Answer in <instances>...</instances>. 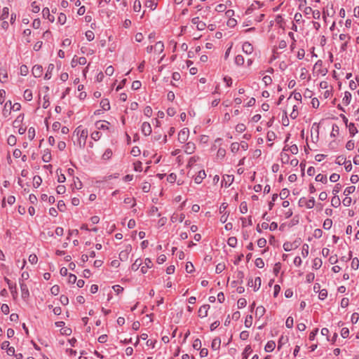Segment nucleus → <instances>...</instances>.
Listing matches in <instances>:
<instances>
[{
	"instance_id": "obj_60",
	"label": "nucleus",
	"mask_w": 359,
	"mask_h": 359,
	"mask_svg": "<svg viewBox=\"0 0 359 359\" xmlns=\"http://www.w3.org/2000/svg\"><path fill=\"white\" fill-rule=\"evenodd\" d=\"M252 324V316H248L245 320V325L247 327H251Z\"/></svg>"
},
{
	"instance_id": "obj_23",
	"label": "nucleus",
	"mask_w": 359,
	"mask_h": 359,
	"mask_svg": "<svg viewBox=\"0 0 359 359\" xmlns=\"http://www.w3.org/2000/svg\"><path fill=\"white\" fill-rule=\"evenodd\" d=\"M331 204L334 208L339 207L341 204L339 197L338 196H334L331 200Z\"/></svg>"
},
{
	"instance_id": "obj_44",
	"label": "nucleus",
	"mask_w": 359,
	"mask_h": 359,
	"mask_svg": "<svg viewBox=\"0 0 359 359\" xmlns=\"http://www.w3.org/2000/svg\"><path fill=\"white\" fill-rule=\"evenodd\" d=\"M255 264L258 268H263L264 266V262L262 258H257L255 262Z\"/></svg>"
},
{
	"instance_id": "obj_1",
	"label": "nucleus",
	"mask_w": 359,
	"mask_h": 359,
	"mask_svg": "<svg viewBox=\"0 0 359 359\" xmlns=\"http://www.w3.org/2000/svg\"><path fill=\"white\" fill-rule=\"evenodd\" d=\"M74 133L79 137V144L80 147H83L86 144L88 134L87 129H83L82 126H80L76 128Z\"/></svg>"
},
{
	"instance_id": "obj_56",
	"label": "nucleus",
	"mask_w": 359,
	"mask_h": 359,
	"mask_svg": "<svg viewBox=\"0 0 359 359\" xmlns=\"http://www.w3.org/2000/svg\"><path fill=\"white\" fill-rule=\"evenodd\" d=\"M86 36L89 41H91L94 39L95 34L93 31L88 30L86 32Z\"/></svg>"
},
{
	"instance_id": "obj_22",
	"label": "nucleus",
	"mask_w": 359,
	"mask_h": 359,
	"mask_svg": "<svg viewBox=\"0 0 359 359\" xmlns=\"http://www.w3.org/2000/svg\"><path fill=\"white\" fill-rule=\"evenodd\" d=\"M346 127L348 128L349 133L351 136H354L356 133H358V129L355 126L354 123H350Z\"/></svg>"
},
{
	"instance_id": "obj_24",
	"label": "nucleus",
	"mask_w": 359,
	"mask_h": 359,
	"mask_svg": "<svg viewBox=\"0 0 359 359\" xmlns=\"http://www.w3.org/2000/svg\"><path fill=\"white\" fill-rule=\"evenodd\" d=\"M9 9L8 7H4L2 10V13L0 15V20H4L8 18Z\"/></svg>"
},
{
	"instance_id": "obj_34",
	"label": "nucleus",
	"mask_w": 359,
	"mask_h": 359,
	"mask_svg": "<svg viewBox=\"0 0 359 359\" xmlns=\"http://www.w3.org/2000/svg\"><path fill=\"white\" fill-rule=\"evenodd\" d=\"M261 282H262V280H261L260 277L255 278V283L253 285L255 291H257L259 289V287L261 286Z\"/></svg>"
},
{
	"instance_id": "obj_52",
	"label": "nucleus",
	"mask_w": 359,
	"mask_h": 359,
	"mask_svg": "<svg viewBox=\"0 0 359 359\" xmlns=\"http://www.w3.org/2000/svg\"><path fill=\"white\" fill-rule=\"evenodd\" d=\"M95 126H96L97 128L99 130L108 129L107 124L102 123L100 121H97L95 123Z\"/></svg>"
},
{
	"instance_id": "obj_46",
	"label": "nucleus",
	"mask_w": 359,
	"mask_h": 359,
	"mask_svg": "<svg viewBox=\"0 0 359 359\" xmlns=\"http://www.w3.org/2000/svg\"><path fill=\"white\" fill-rule=\"evenodd\" d=\"M336 163L338 165L346 164V158L344 156H339L336 159Z\"/></svg>"
},
{
	"instance_id": "obj_14",
	"label": "nucleus",
	"mask_w": 359,
	"mask_h": 359,
	"mask_svg": "<svg viewBox=\"0 0 359 359\" xmlns=\"http://www.w3.org/2000/svg\"><path fill=\"white\" fill-rule=\"evenodd\" d=\"M128 248H130V250L127 248L119 253V259L123 262L126 261L128 259L129 252L131 250V247L129 246Z\"/></svg>"
},
{
	"instance_id": "obj_64",
	"label": "nucleus",
	"mask_w": 359,
	"mask_h": 359,
	"mask_svg": "<svg viewBox=\"0 0 359 359\" xmlns=\"http://www.w3.org/2000/svg\"><path fill=\"white\" fill-rule=\"evenodd\" d=\"M66 188L64 185H59L56 188V191L58 194H63L65 193Z\"/></svg>"
},
{
	"instance_id": "obj_25",
	"label": "nucleus",
	"mask_w": 359,
	"mask_h": 359,
	"mask_svg": "<svg viewBox=\"0 0 359 359\" xmlns=\"http://www.w3.org/2000/svg\"><path fill=\"white\" fill-rule=\"evenodd\" d=\"M265 313V309L262 306H257L255 311V316L262 317Z\"/></svg>"
},
{
	"instance_id": "obj_20",
	"label": "nucleus",
	"mask_w": 359,
	"mask_h": 359,
	"mask_svg": "<svg viewBox=\"0 0 359 359\" xmlns=\"http://www.w3.org/2000/svg\"><path fill=\"white\" fill-rule=\"evenodd\" d=\"M54 68H55V67H54L53 64H50L48 65L47 72L44 76V79L46 80H48L51 78V74H52V72L53 71Z\"/></svg>"
},
{
	"instance_id": "obj_57",
	"label": "nucleus",
	"mask_w": 359,
	"mask_h": 359,
	"mask_svg": "<svg viewBox=\"0 0 359 359\" xmlns=\"http://www.w3.org/2000/svg\"><path fill=\"white\" fill-rule=\"evenodd\" d=\"M144 114L147 117H151L152 115V109L150 106H147L144 109Z\"/></svg>"
},
{
	"instance_id": "obj_4",
	"label": "nucleus",
	"mask_w": 359,
	"mask_h": 359,
	"mask_svg": "<svg viewBox=\"0 0 359 359\" xmlns=\"http://www.w3.org/2000/svg\"><path fill=\"white\" fill-rule=\"evenodd\" d=\"M191 22L194 25H196V28L198 30H203L206 27V24L199 20L198 17L194 18L191 20Z\"/></svg>"
},
{
	"instance_id": "obj_16",
	"label": "nucleus",
	"mask_w": 359,
	"mask_h": 359,
	"mask_svg": "<svg viewBox=\"0 0 359 359\" xmlns=\"http://www.w3.org/2000/svg\"><path fill=\"white\" fill-rule=\"evenodd\" d=\"M233 179L234 177L233 175H226V177H224L222 182V185H223V183L224 182V186L226 187L230 186V184L233 182Z\"/></svg>"
},
{
	"instance_id": "obj_50",
	"label": "nucleus",
	"mask_w": 359,
	"mask_h": 359,
	"mask_svg": "<svg viewBox=\"0 0 359 359\" xmlns=\"http://www.w3.org/2000/svg\"><path fill=\"white\" fill-rule=\"evenodd\" d=\"M240 149V144L238 142H233L231 145V151L233 153H236Z\"/></svg>"
},
{
	"instance_id": "obj_3",
	"label": "nucleus",
	"mask_w": 359,
	"mask_h": 359,
	"mask_svg": "<svg viewBox=\"0 0 359 359\" xmlns=\"http://www.w3.org/2000/svg\"><path fill=\"white\" fill-rule=\"evenodd\" d=\"M189 130L188 128H183L182 130H181L178 134V140L181 142V143H184L185 142L188 137H189Z\"/></svg>"
},
{
	"instance_id": "obj_47",
	"label": "nucleus",
	"mask_w": 359,
	"mask_h": 359,
	"mask_svg": "<svg viewBox=\"0 0 359 359\" xmlns=\"http://www.w3.org/2000/svg\"><path fill=\"white\" fill-rule=\"evenodd\" d=\"M8 144L11 146H14L16 144V137L11 135L8 137Z\"/></svg>"
},
{
	"instance_id": "obj_55",
	"label": "nucleus",
	"mask_w": 359,
	"mask_h": 359,
	"mask_svg": "<svg viewBox=\"0 0 359 359\" xmlns=\"http://www.w3.org/2000/svg\"><path fill=\"white\" fill-rule=\"evenodd\" d=\"M294 320L292 317H288L285 322V325L287 328H292L293 327Z\"/></svg>"
},
{
	"instance_id": "obj_28",
	"label": "nucleus",
	"mask_w": 359,
	"mask_h": 359,
	"mask_svg": "<svg viewBox=\"0 0 359 359\" xmlns=\"http://www.w3.org/2000/svg\"><path fill=\"white\" fill-rule=\"evenodd\" d=\"M23 97L27 101L32 100V97H33V95H32V90H29V89L25 90V92H24Z\"/></svg>"
},
{
	"instance_id": "obj_11",
	"label": "nucleus",
	"mask_w": 359,
	"mask_h": 359,
	"mask_svg": "<svg viewBox=\"0 0 359 359\" xmlns=\"http://www.w3.org/2000/svg\"><path fill=\"white\" fill-rule=\"evenodd\" d=\"M195 149V144L191 142H189L184 147V151L188 154H191L194 152Z\"/></svg>"
},
{
	"instance_id": "obj_5",
	"label": "nucleus",
	"mask_w": 359,
	"mask_h": 359,
	"mask_svg": "<svg viewBox=\"0 0 359 359\" xmlns=\"http://www.w3.org/2000/svg\"><path fill=\"white\" fill-rule=\"evenodd\" d=\"M32 72L34 77H36V78L40 77L43 73L42 66L39 65H34L32 67Z\"/></svg>"
},
{
	"instance_id": "obj_38",
	"label": "nucleus",
	"mask_w": 359,
	"mask_h": 359,
	"mask_svg": "<svg viewBox=\"0 0 359 359\" xmlns=\"http://www.w3.org/2000/svg\"><path fill=\"white\" fill-rule=\"evenodd\" d=\"M355 186L348 187L345 189V190L344 191V194L346 196H348L349 194L353 193L355 191Z\"/></svg>"
},
{
	"instance_id": "obj_51",
	"label": "nucleus",
	"mask_w": 359,
	"mask_h": 359,
	"mask_svg": "<svg viewBox=\"0 0 359 359\" xmlns=\"http://www.w3.org/2000/svg\"><path fill=\"white\" fill-rule=\"evenodd\" d=\"M225 269V264L219 263L216 266L215 272L217 273H222Z\"/></svg>"
},
{
	"instance_id": "obj_61",
	"label": "nucleus",
	"mask_w": 359,
	"mask_h": 359,
	"mask_svg": "<svg viewBox=\"0 0 359 359\" xmlns=\"http://www.w3.org/2000/svg\"><path fill=\"white\" fill-rule=\"evenodd\" d=\"M67 17L66 15L64 13H60L58 16V22L61 25H64L66 22Z\"/></svg>"
},
{
	"instance_id": "obj_48",
	"label": "nucleus",
	"mask_w": 359,
	"mask_h": 359,
	"mask_svg": "<svg viewBox=\"0 0 359 359\" xmlns=\"http://www.w3.org/2000/svg\"><path fill=\"white\" fill-rule=\"evenodd\" d=\"M102 136V134L99 131H94L93 133H92L91 134V137L92 139H93L95 141H97L100 139Z\"/></svg>"
},
{
	"instance_id": "obj_12",
	"label": "nucleus",
	"mask_w": 359,
	"mask_h": 359,
	"mask_svg": "<svg viewBox=\"0 0 359 359\" xmlns=\"http://www.w3.org/2000/svg\"><path fill=\"white\" fill-rule=\"evenodd\" d=\"M206 177V173L204 170H200L198 175L194 177V182L196 184L202 182L203 180Z\"/></svg>"
},
{
	"instance_id": "obj_26",
	"label": "nucleus",
	"mask_w": 359,
	"mask_h": 359,
	"mask_svg": "<svg viewBox=\"0 0 359 359\" xmlns=\"http://www.w3.org/2000/svg\"><path fill=\"white\" fill-rule=\"evenodd\" d=\"M42 160L46 163H48L51 160V154L49 150L44 151V154L42 156Z\"/></svg>"
},
{
	"instance_id": "obj_2",
	"label": "nucleus",
	"mask_w": 359,
	"mask_h": 359,
	"mask_svg": "<svg viewBox=\"0 0 359 359\" xmlns=\"http://www.w3.org/2000/svg\"><path fill=\"white\" fill-rule=\"evenodd\" d=\"M299 205L300 207H306L309 209H311L315 205V199L313 197H311L310 199L302 197L299 201Z\"/></svg>"
},
{
	"instance_id": "obj_15",
	"label": "nucleus",
	"mask_w": 359,
	"mask_h": 359,
	"mask_svg": "<svg viewBox=\"0 0 359 359\" xmlns=\"http://www.w3.org/2000/svg\"><path fill=\"white\" fill-rule=\"evenodd\" d=\"M164 50V44L162 41H158L154 45V52L161 53Z\"/></svg>"
},
{
	"instance_id": "obj_53",
	"label": "nucleus",
	"mask_w": 359,
	"mask_h": 359,
	"mask_svg": "<svg viewBox=\"0 0 359 359\" xmlns=\"http://www.w3.org/2000/svg\"><path fill=\"white\" fill-rule=\"evenodd\" d=\"M112 156V151L110 149H107L105 150L104 153L102 155V158L104 159H109Z\"/></svg>"
},
{
	"instance_id": "obj_32",
	"label": "nucleus",
	"mask_w": 359,
	"mask_h": 359,
	"mask_svg": "<svg viewBox=\"0 0 359 359\" xmlns=\"http://www.w3.org/2000/svg\"><path fill=\"white\" fill-rule=\"evenodd\" d=\"M42 182V179L40 176L36 175L33 178V184L35 187H38L41 185Z\"/></svg>"
},
{
	"instance_id": "obj_9",
	"label": "nucleus",
	"mask_w": 359,
	"mask_h": 359,
	"mask_svg": "<svg viewBox=\"0 0 359 359\" xmlns=\"http://www.w3.org/2000/svg\"><path fill=\"white\" fill-rule=\"evenodd\" d=\"M210 308L208 304L203 305L200 307L198 310V316L201 318H204L208 316V311Z\"/></svg>"
},
{
	"instance_id": "obj_39",
	"label": "nucleus",
	"mask_w": 359,
	"mask_h": 359,
	"mask_svg": "<svg viewBox=\"0 0 359 359\" xmlns=\"http://www.w3.org/2000/svg\"><path fill=\"white\" fill-rule=\"evenodd\" d=\"M359 267V259L357 257H355L352 259L351 262V268L354 270H357Z\"/></svg>"
},
{
	"instance_id": "obj_49",
	"label": "nucleus",
	"mask_w": 359,
	"mask_h": 359,
	"mask_svg": "<svg viewBox=\"0 0 359 359\" xmlns=\"http://www.w3.org/2000/svg\"><path fill=\"white\" fill-rule=\"evenodd\" d=\"M28 138L30 140H32L35 137V129L32 127L29 128L28 130Z\"/></svg>"
},
{
	"instance_id": "obj_10",
	"label": "nucleus",
	"mask_w": 359,
	"mask_h": 359,
	"mask_svg": "<svg viewBox=\"0 0 359 359\" xmlns=\"http://www.w3.org/2000/svg\"><path fill=\"white\" fill-rule=\"evenodd\" d=\"M297 247H298V245L297 243V241H294V243L285 242L283 244V249L287 252L290 251L293 249H295Z\"/></svg>"
},
{
	"instance_id": "obj_6",
	"label": "nucleus",
	"mask_w": 359,
	"mask_h": 359,
	"mask_svg": "<svg viewBox=\"0 0 359 359\" xmlns=\"http://www.w3.org/2000/svg\"><path fill=\"white\" fill-rule=\"evenodd\" d=\"M242 49H243V51L245 53H246L247 55H250V54L252 53L253 50H254L252 45L248 41H245L243 43Z\"/></svg>"
},
{
	"instance_id": "obj_37",
	"label": "nucleus",
	"mask_w": 359,
	"mask_h": 359,
	"mask_svg": "<svg viewBox=\"0 0 359 359\" xmlns=\"http://www.w3.org/2000/svg\"><path fill=\"white\" fill-rule=\"evenodd\" d=\"M238 308L242 309L247 305V301L245 298H240L237 302Z\"/></svg>"
},
{
	"instance_id": "obj_62",
	"label": "nucleus",
	"mask_w": 359,
	"mask_h": 359,
	"mask_svg": "<svg viewBox=\"0 0 359 359\" xmlns=\"http://www.w3.org/2000/svg\"><path fill=\"white\" fill-rule=\"evenodd\" d=\"M37 261H38V257H37V256L35 254H32V255H29V262L32 264H36Z\"/></svg>"
},
{
	"instance_id": "obj_18",
	"label": "nucleus",
	"mask_w": 359,
	"mask_h": 359,
	"mask_svg": "<svg viewBox=\"0 0 359 359\" xmlns=\"http://www.w3.org/2000/svg\"><path fill=\"white\" fill-rule=\"evenodd\" d=\"M351 100V94L348 91H346L344 97L342 99V102L345 105H348Z\"/></svg>"
},
{
	"instance_id": "obj_31",
	"label": "nucleus",
	"mask_w": 359,
	"mask_h": 359,
	"mask_svg": "<svg viewBox=\"0 0 359 359\" xmlns=\"http://www.w3.org/2000/svg\"><path fill=\"white\" fill-rule=\"evenodd\" d=\"M316 181L326 184L327 182V178L326 175L318 174L316 177Z\"/></svg>"
},
{
	"instance_id": "obj_19",
	"label": "nucleus",
	"mask_w": 359,
	"mask_h": 359,
	"mask_svg": "<svg viewBox=\"0 0 359 359\" xmlns=\"http://www.w3.org/2000/svg\"><path fill=\"white\" fill-rule=\"evenodd\" d=\"M185 218L184 214L182 213L180 216L177 214H173L171 216L170 220L172 222H176L177 220H179L180 222H182L184 219Z\"/></svg>"
},
{
	"instance_id": "obj_40",
	"label": "nucleus",
	"mask_w": 359,
	"mask_h": 359,
	"mask_svg": "<svg viewBox=\"0 0 359 359\" xmlns=\"http://www.w3.org/2000/svg\"><path fill=\"white\" fill-rule=\"evenodd\" d=\"M309 246L308 244L305 243L302 246V256L304 257H306L309 255Z\"/></svg>"
},
{
	"instance_id": "obj_17",
	"label": "nucleus",
	"mask_w": 359,
	"mask_h": 359,
	"mask_svg": "<svg viewBox=\"0 0 359 359\" xmlns=\"http://www.w3.org/2000/svg\"><path fill=\"white\" fill-rule=\"evenodd\" d=\"M276 344L273 341H269L265 345L264 350L266 352H271L274 350Z\"/></svg>"
},
{
	"instance_id": "obj_7",
	"label": "nucleus",
	"mask_w": 359,
	"mask_h": 359,
	"mask_svg": "<svg viewBox=\"0 0 359 359\" xmlns=\"http://www.w3.org/2000/svg\"><path fill=\"white\" fill-rule=\"evenodd\" d=\"M141 130L142 133L146 136L149 135L152 131L151 125L148 122H144L142 123Z\"/></svg>"
},
{
	"instance_id": "obj_8",
	"label": "nucleus",
	"mask_w": 359,
	"mask_h": 359,
	"mask_svg": "<svg viewBox=\"0 0 359 359\" xmlns=\"http://www.w3.org/2000/svg\"><path fill=\"white\" fill-rule=\"evenodd\" d=\"M20 289L22 292V298L26 299L29 296V292L27 285L24 283H20Z\"/></svg>"
},
{
	"instance_id": "obj_29",
	"label": "nucleus",
	"mask_w": 359,
	"mask_h": 359,
	"mask_svg": "<svg viewBox=\"0 0 359 359\" xmlns=\"http://www.w3.org/2000/svg\"><path fill=\"white\" fill-rule=\"evenodd\" d=\"M142 265V260L141 259H136L135 262L131 266V269L133 271H137L140 266Z\"/></svg>"
},
{
	"instance_id": "obj_13",
	"label": "nucleus",
	"mask_w": 359,
	"mask_h": 359,
	"mask_svg": "<svg viewBox=\"0 0 359 359\" xmlns=\"http://www.w3.org/2000/svg\"><path fill=\"white\" fill-rule=\"evenodd\" d=\"M152 266V262L149 258H147L144 260V265L141 267V271L142 273H146L147 269Z\"/></svg>"
},
{
	"instance_id": "obj_27",
	"label": "nucleus",
	"mask_w": 359,
	"mask_h": 359,
	"mask_svg": "<svg viewBox=\"0 0 359 359\" xmlns=\"http://www.w3.org/2000/svg\"><path fill=\"white\" fill-rule=\"evenodd\" d=\"M322 266V260L320 258H315L313 262L312 267L315 269H318Z\"/></svg>"
},
{
	"instance_id": "obj_41",
	"label": "nucleus",
	"mask_w": 359,
	"mask_h": 359,
	"mask_svg": "<svg viewBox=\"0 0 359 359\" xmlns=\"http://www.w3.org/2000/svg\"><path fill=\"white\" fill-rule=\"evenodd\" d=\"M332 225V221L330 219H326L323 222V228L325 229H330Z\"/></svg>"
},
{
	"instance_id": "obj_45",
	"label": "nucleus",
	"mask_w": 359,
	"mask_h": 359,
	"mask_svg": "<svg viewBox=\"0 0 359 359\" xmlns=\"http://www.w3.org/2000/svg\"><path fill=\"white\" fill-rule=\"evenodd\" d=\"M193 348L196 350H200L201 348V341L199 339H196L194 341Z\"/></svg>"
},
{
	"instance_id": "obj_42",
	"label": "nucleus",
	"mask_w": 359,
	"mask_h": 359,
	"mask_svg": "<svg viewBox=\"0 0 359 359\" xmlns=\"http://www.w3.org/2000/svg\"><path fill=\"white\" fill-rule=\"evenodd\" d=\"M141 10V3L139 0H135L133 4V11L135 12H140Z\"/></svg>"
},
{
	"instance_id": "obj_35",
	"label": "nucleus",
	"mask_w": 359,
	"mask_h": 359,
	"mask_svg": "<svg viewBox=\"0 0 359 359\" xmlns=\"http://www.w3.org/2000/svg\"><path fill=\"white\" fill-rule=\"evenodd\" d=\"M227 243L229 246L234 248L237 244V238L234 236L230 237L228 239Z\"/></svg>"
},
{
	"instance_id": "obj_33",
	"label": "nucleus",
	"mask_w": 359,
	"mask_h": 359,
	"mask_svg": "<svg viewBox=\"0 0 359 359\" xmlns=\"http://www.w3.org/2000/svg\"><path fill=\"white\" fill-rule=\"evenodd\" d=\"M235 63L238 66L243 65L244 64V57H243V55H238L235 57Z\"/></svg>"
},
{
	"instance_id": "obj_43",
	"label": "nucleus",
	"mask_w": 359,
	"mask_h": 359,
	"mask_svg": "<svg viewBox=\"0 0 359 359\" xmlns=\"http://www.w3.org/2000/svg\"><path fill=\"white\" fill-rule=\"evenodd\" d=\"M281 161L283 163H288L290 161V156L286 153H281Z\"/></svg>"
},
{
	"instance_id": "obj_58",
	"label": "nucleus",
	"mask_w": 359,
	"mask_h": 359,
	"mask_svg": "<svg viewBox=\"0 0 359 359\" xmlns=\"http://www.w3.org/2000/svg\"><path fill=\"white\" fill-rule=\"evenodd\" d=\"M246 127L243 123H238L236 126V130L238 133H243L245 130Z\"/></svg>"
},
{
	"instance_id": "obj_54",
	"label": "nucleus",
	"mask_w": 359,
	"mask_h": 359,
	"mask_svg": "<svg viewBox=\"0 0 359 359\" xmlns=\"http://www.w3.org/2000/svg\"><path fill=\"white\" fill-rule=\"evenodd\" d=\"M289 190L287 189H283L280 193L281 199H285L289 196Z\"/></svg>"
},
{
	"instance_id": "obj_21",
	"label": "nucleus",
	"mask_w": 359,
	"mask_h": 359,
	"mask_svg": "<svg viewBox=\"0 0 359 359\" xmlns=\"http://www.w3.org/2000/svg\"><path fill=\"white\" fill-rule=\"evenodd\" d=\"M100 106L104 111L110 109L109 101L107 99H102L100 102Z\"/></svg>"
},
{
	"instance_id": "obj_36",
	"label": "nucleus",
	"mask_w": 359,
	"mask_h": 359,
	"mask_svg": "<svg viewBox=\"0 0 359 359\" xmlns=\"http://www.w3.org/2000/svg\"><path fill=\"white\" fill-rule=\"evenodd\" d=\"M199 160V157L198 156H192L189 158V161H188V164H187V167H192L196 162H197Z\"/></svg>"
},
{
	"instance_id": "obj_59",
	"label": "nucleus",
	"mask_w": 359,
	"mask_h": 359,
	"mask_svg": "<svg viewBox=\"0 0 359 359\" xmlns=\"http://www.w3.org/2000/svg\"><path fill=\"white\" fill-rule=\"evenodd\" d=\"M57 208L60 212H64L66 209L65 203L63 201H59L57 203Z\"/></svg>"
},
{
	"instance_id": "obj_63",
	"label": "nucleus",
	"mask_w": 359,
	"mask_h": 359,
	"mask_svg": "<svg viewBox=\"0 0 359 359\" xmlns=\"http://www.w3.org/2000/svg\"><path fill=\"white\" fill-rule=\"evenodd\" d=\"M50 292L53 295H57L60 292V287L57 285H53L50 289Z\"/></svg>"
},
{
	"instance_id": "obj_30",
	"label": "nucleus",
	"mask_w": 359,
	"mask_h": 359,
	"mask_svg": "<svg viewBox=\"0 0 359 359\" xmlns=\"http://www.w3.org/2000/svg\"><path fill=\"white\" fill-rule=\"evenodd\" d=\"M220 342H221V341L219 339H218V338L214 339L212 340V344H211L212 348L214 350H217L219 348Z\"/></svg>"
}]
</instances>
